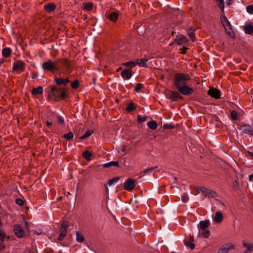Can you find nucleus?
I'll use <instances>...</instances> for the list:
<instances>
[{
  "label": "nucleus",
  "instance_id": "nucleus-1",
  "mask_svg": "<svg viewBox=\"0 0 253 253\" xmlns=\"http://www.w3.org/2000/svg\"><path fill=\"white\" fill-rule=\"evenodd\" d=\"M46 91L49 98L55 101L64 100L67 96V89L65 87L50 85L47 88Z\"/></svg>",
  "mask_w": 253,
  "mask_h": 253
},
{
  "label": "nucleus",
  "instance_id": "nucleus-2",
  "mask_svg": "<svg viewBox=\"0 0 253 253\" xmlns=\"http://www.w3.org/2000/svg\"><path fill=\"white\" fill-rule=\"evenodd\" d=\"M58 72L64 71L68 73H71L73 67L71 61L68 58H60L56 60Z\"/></svg>",
  "mask_w": 253,
  "mask_h": 253
},
{
  "label": "nucleus",
  "instance_id": "nucleus-3",
  "mask_svg": "<svg viewBox=\"0 0 253 253\" xmlns=\"http://www.w3.org/2000/svg\"><path fill=\"white\" fill-rule=\"evenodd\" d=\"M190 80V77L188 74L184 73H176L174 75L173 84L176 88L184 85L187 82Z\"/></svg>",
  "mask_w": 253,
  "mask_h": 253
},
{
  "label": "nucleus",
  "instance_id": "nucleus-4",
  "mask_svg": "<svg viewBox=\"0 0 253 253\" xmlns=\"http://www.w3.org/2000/svg\"><path fill=\"white\" fill-rule=\"evenodd\" d=\"M42 68L44 71L50 72L52 73L58 72L56 60H47L42 63Z\"/></svg>",
  "mask_w": 253,
  "mask_h": 253
},
{
  "label": "nucleus",
  "instance_id": "nucleus-5",
  "mask_svg": "<svg viewBox=\"0 0 253 253\" xmlns=\"http://www.w3.org/2000/svg\"><path fill=\"white\" fill-rule=\"evenodd\" d=\"M220 19L223 26L227 32V34L231 36L232 34L233 33V30L231 25L225 14H222V15L220 16Z\"/></svg>",
  "mask_w": 253,
  "mask_h": 253
},
{
  "label": "nucleus",
  "instance_id": "nucleus-6",
  "mask_svg": "<svg viewBox=\"0 0 253 253\" xmlns=\"http://www.w3.org/2000/svg\"><path fill=\"white\" fill-rule=\"evenodd\" d=\"M68 226V222L67 221L64 220L62 222L61 227L59 228L60 234L57 238L58 241H62L66 236Z\"/></svg>",
  "mask_w": 253,
  "mask_h": 253
},
{
  "label": "nucleus",
  "instance_id": "nucleus-7",
  "mask_svg": "<svg viewBox=\"0 0 253 253\" xmlns=\"http://www.w3.org/2000/svg\"><path fill=\"white\" fill-rule=\"evenodd\" d=\"M25 69V63L21 60H17L14 62L13 65V71L19 73L23 72Z\"/></svg>",
  "mask_w": 253,
  "mask_h": 253
},
{
  "label": "nucleus",
  "instance_id": "nucleus-8",
  "mask_svg": "<svg viewBox=\"0 0 253 253\" xmlns=\"http://www.w3.org/2000/svg\"><path fill=\"white\" fill-rule=\"evenodd\" d=\"M239 129L242 131L243 134H247L250 135H253V126L248 124H242L240 125Z\"/></svg>",
  "mask_w": 253,
  "mask_h": 253
},
{
  "label": "nucleus",
  "instance_id": "nucleus-9",
  "mask_svg": "<svg viewBox=\"0 0 253 253\" xmlns=\"http://www.w3.org/2000/svg\"><path fill=\"white\" fill-rule=\"evenodd\" d=\"M174 42L179 45L183 44L188 45L189 43V40L183 35H177Z\"/></svg>",
  "mask_w": 253,
  "mask_h": 253
},
{
  "label": "nucleus",
  "instance_id": "nucleus-10",
  "mask_svg": "<svg viewBox=\"0 0 253 253\" xmlns=\"http://www.w3.org/2000/svg\"><path fill=\"white\" fill-rule=\"evenodd\" d=\"M177 89L180 93L185 95H191L193 92V88L189 87L188 85H187L186 84L179 87Z\"/></svg>",
  "mask_w": 253,
  "mask_h": 253
},
{
  "label": "nucleus",
  "instance_id": "nucleus-11",
  "mask_svg": "<svg viewBox=\"0 0 253 253\" xmlns=\"http://www.w3.org/2000/svg\"><path fill=\"white\" fill-rule=\"evenodd\" d=\"M15 235L19 238H22L25 237V231L22 227L18 224H15L13 227Z\"/></svg>",
  "mask_w": 253,
  "mask_h": 253
},
{
  "label": "nucleus",
  "instance_id": "nucleus-12",
  "mask_svg": "<svg viewBox=\"0 0 253 253\" xmlns=\"http://www.w3.org/2000/svg\"><path fill=\"white\" fill-rule=\"evenodd\" d=\"M135 186V180L131 178H128L124 183V188L125 190L131 191Z\"/></svg>",
  "mask_w": 253,
  "mask_h": 253
},
{
  "label": "nucleus",
  "instance_id": "nucleus-13",
  "mask_svg": "<svg viewBox=\"0 0 253 253\" xmlns=\"http://www.w3.org/2000/svg\"><path fill=\"white\" fill-rule=\"evenodd\" d=\"M208 94L211 97L215 99L220 98L221 96L220 91L213 87L210 88Z\"/></svg>",
  "mask_w": 253,
  "mask_h": 253
},
{
  "label": "nucleus",
  "instance_id": "nucleus-14",
  "mask_svg": "<svg viewBox=\"0 0 253 253\" xmlns=\"http://www.w3.org/2000/svg\"><path fill=\"white\" fill-rule=\"evenodd\" d=\"M235 246L231 243H227L222 246L218 250L217 253H228V251L234 249Z\"/></svg>",
  "mask_w": 253,
  "mask_h": 253
},
{
  "label": "nucleus",
  "instance_id": "nucleus-15",
  "mask_svg": "<svg viewBox=\"0 0 253 253\" xmlns=\"http://www.w3.org/2000/svg\"><path fill=\"white\" fill-rule=\"evenodd\" d=\"M242 245L246 250L243 253H251L253 251V243H248L246 240L242 241Z\"/></svg>",
  "mask_w": 253,
  "mask_h": 253
},
{
  "label": "nucleus",
  "instance_id": "nucleus-16",
  "mask_svg": "<svg viewBox=\"0 0 253 253\" xmlns=\"http://www.w3.org/2000/svg\"><path fill=\"white\" fill-rule=\"evenodd\" d=\"M54 81L58 86L64 85L66 86L67 84L70 83V80L68 78L63 79L61 78L55 77Z\"/></svg>",
  "mask_w": 253,
  "mask_h": 253
},
{
  "label": "nucleus",
  "instance_id": "nucleus-17",
  "mask_svg": "<svg viewBox=\"0 0 253 253\" xmlns=\"http://www.w3.org/2000/svg\"><path fill=\"white\" fill-rule=\"evenodd\" d=\"M121 75L124 80H128L132 76L131 70L129 69H125L121 73Z\"/></svg>",
  "mask_w": 253,
  "mask_h": 253
},
{
  "label": "nucleus",
  "instance_id": "nucleus-18",
  "mask_svg": "<svg viewBox=\"0 0 253 253\" xmlns=\"http://www.w3.org/2000/svg\"><path fill=\"white\" fill-rule=\"evenodd\" d=\"M170 93L171 94L169 98L172 101H176L178 99H181L183 98L176 91H171Z\"/></svg>",
  "mask_w": 253,
  "mask_h": 253
},
{
  "label": "nucleus",
  "instance_id": "nucleus-19",
  "mask_svg": "<svg viewBox=\"0 0 253 253\" xmlns=\"http://www.w3.org/2000/svg\"><path fill=\"white\" fill-rule=\"evenodd\" d=\"M56 6L54 3H49L44 5V9L48 13H50L55 10Z\"/></svg>",
  "mask_w": 253,
  "mask_h": 253
},
{
  "label": "nucleus",
  "instance_id": "nucleus-20",
  "mask_svg": "<svg viewBox=\"0 0 253 253\" xmlns=\"http://www.w3.org/2000/svg\"><path fill=\"white\" fill-rule=\"evenodd\" d=\"M119 13L118 12H111L108 15V18L112 22H115L118 19Z\"/></svg>",
  "mask_w": 253,
  "mask_h": 253
},
{
  "label": "nucleus",
  "instance_id": "nucleus-21",
  "mask_svg": "<svg viewBox=\"0 0 253 253\" xmlns=\"http://www.w3.org/2000/svg\"><path fill=\"white\" fill-rule=\"evenodd\" d=\"M195 29L193 27H189L187 30V34L193 42L195 41Z\"/></svg>",
  "mask_w": 253,
  "mask_h": 253
},
{
  "label": "nucleus",
  "instance_id": "nucleus-22",
  "mask_svg": "<svg viewBox=\"0 0 253 253\" xmlns=\"http://www.w3.org/2000/svg\"><path fill=\"white\" fill-rule=\"evenodd\" d=\"M31 93L35 96L42 94L43 93V88L42 86H39L36 88H34L32 90Z\"/></svg>",
  "mask_w": 253,
  "mask_h": 253
},
{
  "label": "nucleus",
  "instance_id": "nucleus-23",
  "mask_svg": "<svg viewBox=\"0 0 253 253\" xmlns=\"http://www.w3.org/2000/svg\"><path fill=\"white\" fill-rule=\"evenodd\" d=\"M214 220L217 223H220L223 220V215L220 211H216L214 217Z\"/></svg>",
  "mask_w": 253,
  "mask_h": 253
},
{
  "label": "nucleus",
  "instance_id": "nucleus-24",
  "mask_svg": "<svg viewBox=\"0 0 253 253\" xmlns=\"http://www.w3.org/2000/svg\"><path fill=\"white\" fill-rule=\"evenodd\" d=\"M12 50L9 47H5L2 49V54L4 57H8L11 54Z\"/></svg>",
  "mask_w": 253,
  "mask_h": 253
},
{
  "label": "nucleus",
  "instance_id": "nucleus-25",
  "mask_svg": "<svg viewBox=\"0 0 253 253\" xmlns=\"http://www.w3.org/2000/svg\"><path fill=\"white\" fill-rule=\"evenodd\" d=\"M217 5L219 8L222 14H224V0H215Z\"/></svg>",
  "mask_w": 253,
  "mask_h": 253
},
{
  "label": "nucleus",
  "instance_id": "nucleus-26",
  "mask_svg": "<svg viewBox=\"0 0 253 253\" xmlns=\"http://www.w3.org/2000/svg\"><path fill=\"white\" fill-rule=\"evenodd\" d=\"M205 195L210 198H215L217 196V194L214 191L207 189Z\"/></svg>",
  "mask_w": 253,
  "mask_h": 253
},
{
  "label": "nucleus",
  "instance_id": "nucleus-27",
  "mask_svg": "<svg viewBox=\"0 0 253 253\" xmlns=\"http://www.w3.org/2000/svg\"><path fill=\"white\" fill-rule=\"evenodd\" d=\"M102 166L104 168H107L111 166L119 167L120 166L118 161H111L110 162L103 165Z\"/></svg>",
  "mask_w": 253,
  "mask_h": 253
},
{
  "label": "nucleus",
  "instance_id": "nucleus-28",
  "mask_svg": "<svg viewBox=\"0 0 253 253\" xmlns=\"http://www.w3.org/2000/svg\"><path fill=\"white\" fill-rule=\"evenodd\" d=\"M136 108V106L134 105L133 102H131L129 103L126 107V112L130 113L134 110H135Z\"/></svg>",
  "mask_w": 253,
  "mask_h": 253
},
{
  "label": "nucleus",
  "instance_id": "nucleus-29",
  "mask_svg": "<svg viewBox=\"0 0 253 253\" xmlns=\"http://www.w3.org/2000/svg\"><path fill=\"white\" fill-rule=\"evenodd\" d=\"M210 225V221L209 220H206L205 221H201L199 224V227L202 230H205L208 228Z\"/></svg>",
  "mask_w": 253,
  "mask_h": 253
},
{
  "label": "nucleus",
  "instance_id": "nucleus-30",
  "mask_svg": "<svg viewBox=\"0 0 253 253\" xmlns=\"http://www.w3.org/2000/svg\"><path fill=\"white\" fill-rule=\"evenodd\" d=\"M92 154L88 150H85L83 153V157L84 159L88 161L91 160Z\"/></svg>",
  "mask_w": 253,
  "mask_h": 253
},
{
  "label": "nucleus",
  "instance_id": "nucleus-31",
  "mask_svg": "<svg viewBox=\"0 0 253 253\" xmlns=\"http://www.w3.org/2000/svg\"><path fill=\"white\" fill-rule=\"evenodd\" d=\"M245 32L247 34L252 35L253 34V26L252 24H248L244 28Z\"/></svg>",
  "mask_w": 253,
  "mask_h": 253
},
{
  "label": "nucleus",
  "instance_id": "nucleus-32",
  "mask_svg": "<svg viewBox=\"0 0 253 253\" xmlns=\"http://www.w3.org/2000/svg\"><path fill=\"white\" fill-rule=\"evenodd\" d=\"M147 125L148 127L152 130L156 129L158 127V124L155 121L149 122L147 123Z\"/></svg>",
  "mask_w": 253,
  "mask_h": 253
},
{
  "label": "nucleus",
  "instance_id": "nucleus-33",
  "mask_svg": "<svg viewBox=\"0 0 253 253\" xmlns=\"http://www.w3.org/2000/svg\"><path fill=\"white\" fill-rule=\"evenodd\" d=\"M148 61L147 59L143 58V59H138L135 61L137 63V64L140 66L145 67L146 66V63Z\"/></svg>",
  "mask_w": 253,
  "mask_h": 253
},
{
  "label": "nucleus",
  "instance_id": "nucleus-34",
  "mask_svg": "<svg viewBox=\"0 0 253 253\" xmlns=\"http://www.w3.org/2000/svg\"><path fill=\"white\" fill-rule=\"evenodd\" d=\"M77 241L80 243H83L84 241V237L79 231L76 232Z\"/></svg>",
  "mask_w": 253,
  "mask_h": 253
},
{
  "label": "nucleus",
  "instance_id": "nucleus-35",
  "mask_svg": "<svg viewBox=\"0 0 253 253\" xmlns=\"http://www.w3.org/2000/svg\"><path fill=\"white\" fill-rule=\"evenodd\" d=\"M84 9L86 10H91L93 8V4L91 2L84 3Z\"/></svg>",
  "mask_w": 253,
  "mask_h": 253
},
{
  "label": "nucleus",
  "instance_id": "nucleus-36",
  "mask_svg": "<svg viewBox=\"0 0 253 253\" xmlns=\"http://www.w3.org/2000/svg\"><path fill=\"white\" fill-rule=\"evenodd\" d=\"M123 65L126 67L132 68V67H134L137 65V63H136L135 61L134 62V61H130L123 63Z\"/></svg>",
  "mask_w": 253,
  "mask_h": 253
},
{
  "label": "nucleus",
  "instance_id": "nucleus-37",
  "mask_svg": "<svg viewBox=\"0 0 253 253\" xmlns=\"http://www.w3.org/2000/svg\"><path fill=\"white\" fill-rule=\"evenodd\" d=\"M71 87L74 89H77L80 86V82L79 80H75L71 84Z\"/></svg>",
  "mask_w": 253,
  "mask_h": 253
},
{
  "label": "nucleus",
  "instance_id": "nucleus-38",
  "mask_svg": "<svg viewBox=\"0 0 253 253\" xmlns=\"http://www.w3.org/2000/svg\"><path fill=\"white\" fill-rule=\"evenodd\" d=\"M157 168H158V166L149 168H147L146 169H145L142 171V173H144V174L148 173H151V172H152L154 170H155Z\"/></svg>",
  "mask_w": 253,
  "mask_h": 253
},
{
  "label": "nucleus",
  "instance_id": "nucleus-39",
  "mask_svg": "<svg viewBox=\"0 0 253 253\" xmlns=\"http://www.w3.org/2000/svg\"><path fill=\"white\" fill-rule=\"evenodd\" d=\"M63 137L68 140H71L73 138L74 133L72 132H70L68 133L65 134Z\"/></svg>",
  "mask_w": 253,
  "mask_h": 253
},
{
  "label": "nucleus",
  "instance_id": "nucleus-40",
  "mask_svg": "<svg viewBox=\"0 0 253 253\" xmlns=\"http://www.w3.org/2000/svg\"><path fill=\"white\" fill-rule=\"evenodd\" d=\"M137 118L138 122L139 123H142L143 122H145V121H146L147 120V116L142 117L140 115H138L137 117Z\"/></svg>",
  "mask_w": 253,
  "mask_h": 253
},
{
  "label": "nucleus",
  "instance_id": "nucleus-41",
  "mask_svg": "<svg viewBox=\"0 0 253 253\" xmlns=\"http://www.w3.org/2000/svg\"><path fill=\"white\" fill-rule=\"evenodd\" d=\"M230 116L231 119L234 120H237L238 119V113L235 110H233L231 111Z\"/></svg>",
  "mask_w": 253,
  "mask_h": 253
},
{
  "label": "nucleus",
  "instance_id": "nucleus-42",
  "mask_svg": "<svg viewBox=\"0 0 253 253\" xmlns=\"http://www.w3.org/2000/svg\"><path fill=\"white\" fill-rule=\"evenodd\" d=\"M120 179L119 177H115L112 179H109L108 181L107 184L109 185H112L114 182H117Z\"/></svg>",
  "mask_w": 253,
  "mask_h": 253
},
{
  "label": "nucleus",
  "instance_id": "nucleus-43",
  "mask_svg": "<svg viewBox=\"0 0 253 253\" xmlns=\"http://www.w3.org/2000/svg\"><path fill=\"white\" fill-rule=\"evenodd\" d=\"M92 134V132L90 130H87L83 135L81 137V139H84L89 136H90Z\"/></svg>",
  "mask_w": 253,
  "mask_h": 253
},
{
  "label": "nucleus",
  "instance_id": "nucleus-44",
  "mask_svg": "<svg viewBox=\"0 0 253 253\" xmlns=\"http://www.w3.org/2000/svg\"><path fill=\"white\" fill-rule=\"evenodd\" d=\"M143 84H142L138 83L137 84L136 86H135V91L136 92H139L140 91V90L141 88H142L143 87Z\"/></svg>",
  "mask_w": 253,
  "mask_h": 253
},
{
  "label": "nucleus",
  "instance_id": "nucleus-45",
  "mask_svg": "<svg viewBox=\"0 0 253 253\" xmlns=\"http://www.w3.org/2000/svg\"><path fill=\"white\" fill-rule=\"evenodd\" d=\"M174 127V125L172 124H166L163 126L164 129H173Z\"/></svg>",
  "mask_w": 253,
  "mask_h": 253
},
{
  "label": "nucleus",
  "instance_id": "nucleus-46",
  "mask_svg": "<svg viewBox=\"0 0 253 253\" xmlns=\"http://www.w3.org/2000/svg\"><path fill=\"white\" fill-rule=\"evenodd\" d=\"M185 244L186 246L189 247L191 249H194L195 246L194 243L190 242H185Z\"/></svg>",
  "mask_w": 253,
  "mask_h": 253
},
{
  "label": "nucleus",
  "instance_id": "nucleus-47",
  "mask_svg": "<svg viewBox=\"0 0 253 253\" xmlns=\"http://www.w3.org/2000/svg\"><path fill=\"white\" fill-rule=\"evenodd\" d=\"M246 9L248 13L253 14V5H248L246 7Z\"/></svg>",
  "mask_w": 253,
  "mask_h": 253
},
{
  "label": "nucleus",
  "instance_id": "nucleus-48",
  "mask_svg": "<svg viewBox=\"0 0 253 253\" xmlns=\"http://www.w3.org/2000/svg\"><path fill=\"white\" fill-rule=\"evenodd\" d=\"M15 203L16 204L19 206H23L24 204V201L20 198L16 199Z\"/></svg>",
  "mask_w": 253,
  "mask_h": 253
},
{
  "label": "nucleus",
  "instance_id": "nucleus-49",
  "mask_svg": "<svg viewBox=\"0 0 253 253\" xmlns=\"http://www.w3.org/2000/svg\"><path fill=\"white\" fill-rule=\"evenodd\" d=\"M207 189L208 188H206L205 187L200 186V187H198L197 190L198 191V192H199V191H200L202 193H205V194Z\"/></svg>",
  "mask_w": 253,
  "mask_h": 253
},
{
  "label": "nucleus",
  "instance_id": "nucleus-50",
  "mask_svg": "<svg viewBox=\"0 0 253 253\" xmlns=\"http://www.w3.org/2000/svg\"><path fill=\"white\" fill-rule=\"evenodd\" d=\"M232 187L235 190H238L239 188V185L238 181L237 180H235L232 184Z\"/></svg>",
  "mask_w": 253,
  "mask_h": 253
},
{
  "label": "nucleus",
  "instance_id": "nucleus-51",
  "mask_svg": "<svg viewBox=\"0 0 253 253\" xmlns=\"http://www.w3.org/2000/svg\"><path fill=\"white\" fill-rule=\"evenodd\" d=\"M189 197L186 194H184L181 196V200L184 202L186 203L188 201Z\"/></svg>",
  "mask_w": 253,
  "mask_h": 253
},
{
  "label": "nucleus",
  "instance_id": "nucleus-52",
  "mask_svg": "<svg viewBox=\"0 0 253 253\" xmlns=\"http://www.w3.org/2000/svg\"><path fill=\"white\" fill-rule=\"evenodd\" d=\"M189 48L188 47H183L182 48L179 49V52L180 53L185 54L187 53V50Z\"/></svg>",
  "mask_w": 253,
  "mask_h": 253
},
{
  "label": "nucleus",
  "instance_id": "nucleus-53",
  "mask_svg": "<svg viewBox=\"0 0 253 253\" xmlns=\"http://www.w3.org/2000/svg\"><path fill=\"white\" fill-rule=\"evenodd\" d=\"M202 235L205 238H208L210 235V232L209 230H205L203 232Z\"/></svg>",
  "mask_w": 253,
  "mask_h": 253
},
{
  "label": "nucleus",
  "instance_id": "nucleus-54",
  "mask_svg": "<svg viewBox=\"0 0 253 253\" xmlns=\"http://www.w3.org/2000/svg\"><path fill=\"white\" fill-rule=\"evenodd\" d=\"M57 121L59 124H63L64 123V120L63 118L60 116H58L57 117Z\"/></svg>",
  "mask_w": 253,
  "mask_h": 253
},
{
  "label": "nucleus",
  "instance_id": "nucleus-55",
  "mask_svg": "<svg viewBox=\"0 0 253 253\" xmlns=\"http://www.w3.org/2000/svg\"><path fill=\"white\" fill-rule=\"evenodd\" d=\"M46 125L47 126L50 127L52 125V123L51 122H49L48 121H47L46 122Z\"/></svg>",
  "mask_w": 253,
  "mask_h": 253
},
{
  "label": "nucleus",
  "instance_id": "nucleus-56",
  "mask_svg": "<svg viewBox=\"0 0 253 253\" xmlns=\"http://www.w3.org/2000/svg\"><path fill=\"white\" fill-rule=\"evenodd\" d=\"M232 2H233L232 0H227V5H231L232 3Z\"/></svg>",
  "mask_w": 253,
  "mask_h": 253
},
{
  "label": "nucleus",
  "instance_id": "nucleus-57",
  "mask_svg": "<svg viewBox=\"0 0 253 253\" xmlns=\"http://www.w3.org/2000/svg\"><path fill=\"white\" fill-rule=\"evenodd\" d=\"M5 62V60L3 58L0 59V66Z\"/></svg>",
  "mask_w": 253,
  "mask_h": 253
},
{
  "label": "nucleus",
  "instance_id": "nucleus-58",
  "mask_svg": "<svg viewBox=\"0 0 253 253\" xmlns=\"http://www.w3.org/2000/svg\"><path fill=\"white\" fill-rule=\"evenodd\" d=\"M249 179L250 181L253 180V174H252L249 175Z\"/></svg>",
  "mask_w": 253,
  "mask_h": 253
},
{
  "label": "nucleus",
  "instance_id": "nucleus-59",
  "mask_svg": "<svg viewBox=\"0 0 253 253\" xmlns=\"http://www.w3.org/2000/svg\"><path fill=\"white\" fill-rule=\"evenodd\" d=\"M2 226H3V223H2V221L1 220V218L0 217V229H1V227Z\"/></svg>",
  "mask_w": 253,
  "mask_h": 253
},
{
  "label": "nucleus",
  "instance_id": "nucleus-60",
  "mask_svg": "<svg viewBox=\"0 0 253 253\" xmlns=\"http://www.w3.org/2000/svg\"><path fill=\"white\" fill-rule=\"evenodd\" d=\"M249 155L252 156V158L253 159V152H248Z\"/></svg>",
  "mask_w": 253,
  "mask_h": 253
},
{
  "label": "nucleus",
  "instance_id": "nucleus-61",
  "mask_svg": "<svg viewBox=\"0 0 253 253\" xmlns=\"http://www.w3.org/2000/svg\"><path fill=\"white\" fill-rule=\"evenodd\" d=\"M122 69V68L121 67H119L117 70V71L118 72L120 70H121Z\"/></svg>",
  "mask_w": 253,
  "mask_h": 253
},
{
  "label": "nucleus",
  "instance_id": "nucleus-62",
  "mask_svg": "<svg viewBox=\"0 0 253 253\" xmlns=\"http://www.w3.org/2000/svg\"><path fill=\"white\" fill-rule=\"evenodd\" d=\"M174 43H175V42H174L173 41V42H171V43L169 44V45H170V46L174 44Z\"/></svg>",
  "mask_w": 253,
  "mask_h": 253
},
{
  "label": "nucleus",
  "instance_id": "nucleus-63",
  "mask_svg": "<svg viewBox=\"0 0 253 253\" xmlns=\"http://www.w3.org/2000/svg\"><path fill=\"white\" fill-rule=\"evenodd\" d=\"M174 34H175V32H174V31H172V32H171V35H172V36H173Z\"/></svg>",
  "mask_w": 253,
  "mask_h": 253
},
{
  "label": "nucleus",
  "instance_id": "nucleus-64",
  "mask_svg": "<svg viewBox=\"0 0 253 253\" xmlns=\"http://www.w3.org/2000/svg\"><path fill=\"white\" fill-rule=\"evenodd\" d=\"M190 240L192 241V242H193V237H191L190 239Z\"/></svg>",
  "mask_w": 253,
  "mask_h": 253
}]
</instances>
